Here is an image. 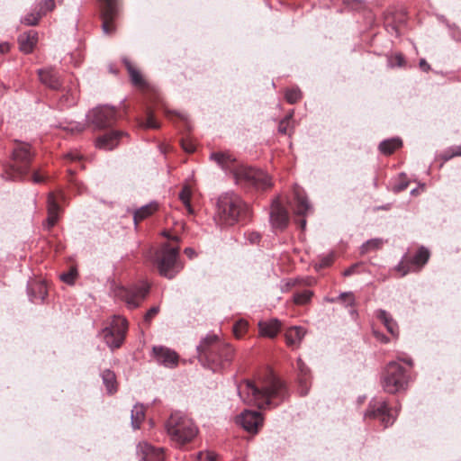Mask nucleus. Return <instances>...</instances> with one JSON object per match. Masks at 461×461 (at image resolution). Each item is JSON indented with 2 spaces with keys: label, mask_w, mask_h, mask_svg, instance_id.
<instances>
[{
  "label": "nucleus",
  "mask_w": 461,
  "mask_h": 461,
  "mask_svg": "<svg viewBox=\"0 0 461 461\" xmlns=\"http://www.w3.org/2000/svg\"><path fill=\"white\" fill-rule=\"evenodd\" d=\"M115 107L109 104H99L86 114V124L78 123L71 131H83L85 127L94 131H104V134L97 137L95 146L99 149L113 150L115 147Z\"/></svg>",
  "instance_id": "1"
},
{
  "label": "nucleus",
  "mask_w": 461,
  "mask_h": 461,
  "mask_svg": "<svg viewBox=\"0 0 461 461\" xmlns=\"http://www.w3.org/2000/svg\"><path fill=\"white\" fill-rule=\"evenodd\" d=\"M210 158L215 161L222 170L232 174L237 184L263 190L272 185L271 178L266 172L239 164L236 158L228 152H212Z\"/></svg>",
  "instance_id": "2"
},
{
  "label": "nucleus",
  "mask_w": 461,
  "mask_h": 461,
  "mask_svg": "<svg viewBox=\"0 0 461 461\" xmlns=\"http://www.w3.org/2000/svg\"><path fill=\"white\" fill-rule=\"evenodd\" d=\"M200 363L213 372L229 366L234 356V349L215 334H208L196 348Z\"/></svg>",
  "instance_id": "3"
},
{
  "label": "nucleus",
  "mask_w": 461,
  "mask_h": 461,
  "mask_svg": "<svg viewBox=\"0 0 461 461\" xmlns=\"http://www.w3.org/2000/svg\"><path fill=\"white\" fill-rule=\"evenodd\" d=\"M251 217V209L239 194L234 192L221 194L216 203L215 220L221 226H233L245 222Z\"/></svg>",
  "instance_id": "4"
},
{
  "label": "nucleus",
  "mask_w": 461,
  "mask_h": 461,
  "mask_svg": "<svg viewBox=\"0 0 461 461\" xmlns=\"http://www.w3.org/2000/svg\"><path fill=\"white\" fill-rule=\"evenodd\" d=\"M237 391L243 403H271L272 399L284 401L287 393L285 384L276 377L264 389L250 380H244L237 385Z\"/></svg>",
  "instance_id": "5"
},
{
  "label": "nucleus",
  "mask_w": 461,
  "mask_h": 461,
  "mask_svg": "<svg viewBox=\"0 0 461 461\" xmlns=\"http://www.w3.org/2000/svg\"><path fill=\"white\" fill-rule=\"evenodd\" d=\"M165 428L171 441L177 446H184L192 441L198 433L194 421L180 411L173 412L169 416Z\"/></svg>",
  "instance_id": "6"
},
{
  "label": "nucleus",
  "mask_w": 461,
  "mask_h": 461,
  "mask_svg": "<svg viewBox=\"0 0 461 461\" xmlns=\"http://www.w3.org/2000/svg\"><path fill=\"white\" fill-rule=\"evenodd\" d=\"M411 378L410 371L397 361H390L384 372L383 387L389 393H397L407 390Z\"/></svg>",
  "instance_id": "7"
},
{
  "label": "nucleus",
  "mask_w": 461,
  "mask_h": 461,
  "mask_svg": "<svg viewBox=\"0 0 461 461\" xmlns=\"http://www.w3.org/2000/svg\"><path fill=\"white\" fill-rule=\"evenodd\" d=\"M33 158L31 151V145L25 142L15 140V147L12 151V164L7 174L12 180L24 179L29 172Z\"/></svg>",
  "instance_id": "8"
},
{
  "label": "nucleus",
  "mask_w": 461,
  "mask_h": 461,
  "mask_svg": "<svg viewBox=\"0 0 461 461\" xmlns=\"http://www.w3.org/2000/svg\"><path fill=\"white\" fill-rule=\"evenodd\" d=\"M157 267L162 276L173 279L184 267L179 261V247L165 243L158 253Z\"/></svg>",
  "instance_id": "9"
},
{
  "label": "nucleus",
  "mask_w": 461,
  "mask_h": 461,
  "mask_svg": "<svg viewBox=\"0 0 461 461\" xmlns=\"http://www.w3.org/2000/svg\"><path fill=\"white\" fill-rule=\"evenodd\" d=\"M149 291V287L146 285L124 287L117 284V297L123 300L130 309L139 307L140 303L146 298Z\"/></svg>",
  "instance_id": "10"
},
{
  "label": "nucleus",
  "mask_w": 461,
  "mask_h": 461,
  "mask_svg": "<svg viewBox=\"0 0 461 461\" xmlns=\"http://www.w3.org/2000/svg\"><path fill=\"white\" fill-rule=\"evenodd\" d=\"M104 34H110L114 28L115 0H97Z\"/></svg>",
  "instance_id": "11"
},
{
  "label": "nucleus",
  "mask_w": 461,
  "mask_h": 461,
  "mask_svg": "<svg viewBox=\"0 0 461 461\" xmlns=\"http://www.w3.org/2000/svg\"><path fill=\"white\" fill-rule=\"evenodd\" d=\"M429 258V251L426 248L420 247L410 261H401L397 266V270L401 271L403 276L410 272L419 270L428 262Z\"/></svg>",
  "instance_id": "12"
},
{
  "label": "nucleus",
  "mask_w": 461,
  "mask_h": 461,
  "mask_svg": "<svg viewBox=\"0 0 461 461\" xmlns=\"http://www.w3.org/2000/svg\"><path fill=\"white\" fill-rule=\"evenodd\" d=\"M269 218L272 228L276 230H284L288 226L289 213L278 199L272 202Z\"/></svg>",
  "instance_id": "13"
},
{
  "label": "nucleus",
  "mask_w": 461,
  "mask_h": 461,
  "mask_svg": "<svg viewBox=\"0 0 461 461\" xmlns=\"http://www.w3.org/2000/svg\"><path fill=\"white\" fill-rule=\"evenodd\" d=\"M238 422L248 432L257 433L263 423V418L258 411L246 410L238 417Z\"/></svg>",
  "instance_id": "14"
},
{
  "label": "nucleus",
  "mask_w": 461,
  "mask_h": 461,
  "mask_svg": "<svg viewBox=\"0 0 461 461\" xmlns=\"http://www.w3.org/2000/svg\"><path fill=\"white\" fill-rule=\"evenodd\" d=\"M152 353L159 365L168 368H174L177 366L178 355L176 351L164 346H154Z\"/></svg>",
  "instance_id": "15"
},
{
  "label": "nucleus",
  "mask_w": 461,
  "mask_h": 461,
  "mask_svg": "<svg viewBox=\"0 0 461 461\" xmlns=\"http://www.w3.org/2000/svg\"><path fill=\"white\" fill-rule=\"evenodd\" d=\"M365 416L379 419L384 427H387L393 423L395 411H393L391 405H371Z\"/></svg>",
  "instance_id": "16"
},
{
  "label": "nucleus",
  "mask_w": 461,
  "mask_h": 461,
  "mask_svg": "<svg viewBox=\"0 0 461 461\" xmlns=\"http://www.w3.org/2000/svg\"><path fill=\"white\" fill-rule=\"evenodd\" d=\"M295 370L299 386L298 392L301 395H306L311 386V370L300 357L296 361Z\"/></svg>",
  "instance_id": "17"
},
{
  "label": "nucleus",
  "mask_w": 461,
  "mask_h": 461,
  "mask_svg": "<svg viewBox=\"0 0 461 461\" xmlns=\"http://www.w3.org/2000/svg\"><path fill=\"white\" fill-rule=\"evenodd\" d=\"M137 454L140 461H164L165 456L161 447H155L147 442H140L137 447Z\"/></svg>",
  "instance_id": "18"
},
{
  "label": "nucleus",
  "mask_w": 461,
  "mask_h": 461,
  "mask_svg": "<svg viewBox=\"0 0 461 461\" xmlns=\"http://www.w3.org/2000/svg\"><path fill=\"white\" fill-rule=\"evenodd\" d=\"M48 218L46 220L45 227L50 230L59 221V214L60 206L53 193H50L47 198Z\"/></svg>",
  "instance_id": "19"
},
{
  "label": "nucleus",
  "mask_w": 461,
  "mask_h": 461,
  "mask_svg": "<svg viewBox=\"0 0 461 461\" xmlns=\"http://www.w3.org/2000/svg\"><path fill=\"white\" fill-rule=\"evenodd\" d=\"M122 62L126 67L130 77L131 83L137 88L146 89L149 83L145 80L140 71L126 58L122 59Z\"/></svg>",
  "instance_id": "20"
},
{
  "label": "nucleus",
  "mask_w": 461,
  "mask_h": 461,
  "mask_svg": "<svg viewBox=\"0 0 461 461\" xmlns=\"http://www.w3.org/2000/svg\"><path fill=\"white\" fill-rule=\"evenodd\" d=\"M41 82L48 87L58 90L61 86V82L58 74L50 68H41L38 70Z\"/></svg>",
  "instance_id": "21"
},
{
  "label": "nucleus",
  "mask_w": 461,
  "mask_h": 461,
  "mask_svg": "<svg viewBox=\"0 0 461 461\" xmlns=\"http://www.w3.org/2000/svg\"><path fill=\"white\" fill-rule=\"evenodd\" d=\"M259 334L262 337L273 339L281 330V322L274 318L268 321H260L258 322Z\"/></svg>",
  "instance_id": "22"
},
{
  "label": "nucleus",
  "mask_w": 461,
  "mask_h": 461,
  "mask_svg": "<svg viewBox=\"0 0 461 461\" xmlns=\"http://www.w3.org/2000/svg\"><path fill=\"white\" fill-rule=\"evenodd\" d=\"M35 31H29L18 37L20 50L25 54L31 53L37 43L38 37Z\"/></svg>",
  "instance_id": "23"
},
{
  "label": "nucleus",
  "mask_w": 461,
  "mask_h": 461,
  "mask_svg": "<svg viewBox=\"0 0 461 461\" xmlns=\"http://www.w3.org/2000/svg\"><path fill=\"white\" fill-rule=\"evenodd\" d=\"M158 209V203L157 202H150L148 204H145L139 209L135 210L132 213V221L137 227L138 223L146 218L152 215Z\"/></svg>",
  "instance_id": "24"
},
{
  "label": "nucleus",
  "mask_w": 461,
  "mask_h": 461,
  "mask_svg": "<svg viewBox=\"0 0 461 461\" xmlns=\"http://www.w3.org/2000/svg\"><path fill=\"white\" fill-rule=\"evenodd\" d=\"M305 335V330L302 327L294 326L285 332V340L288 346H297L300 344Z\"/></svg>",
  "instance_id": "25"
},
{
  "label": "nucleus",
  "mask_w": 461,
  "mask_h": 461,
  "mask_svg": "<svg viewBox=\"0 0 461 461\" xmlns=\"http://www.w3.org/2000/svg\"><path fill=\"white\" fill-rule=\"evenodd\" d=\"M376 317L383 322L388 332L393 336H397L398 325L385 310H378L376 312Z\"/></svg>",
  "instance_id": "26"
},
{
  "label": "nucleus",
  "mask_w": 461,
  "mask_h": 461,
  "mask_svg": "<svg viewBox=\"0 0 461 461\" xmlns=\"http://www.w3.org/2000/svg\"><path fill=\"white\" fill-rule=\"evenodd\" d=\"M310 209L311 205L308 199L299 193H295V205L294 208V213L299 216H305Z\"/></svg>",
  "instance_id": "27"
},
{
  "label": "nucleus",
  "mask_w": 461,
  "mask_h": 461,
  "mask_svg": "<svg viewBox=\"0 0 461 461\" xmlns=\"http://www.w3.org/2000/svg\"><path fill=\"white\" fill-rule=\"evenodd\" d=\"M402 142L401 139L393 138L384 140L379 144V150L385 155L392 154L395 149L402 146Z\"/></svg>",
  "instance_id": "28"
},
{
  "label": "nucleus",
  "mask_w": 461,
  "mask_h": 461,
  "mask_svg": "<svg viewBox=\"0 0 461 461\" xmlns=\"http://www.w3.org/2000/svg\"><path fill=\"white\" fill-rule=\"evenodd\" d=\"M111 321V327L105 328L102 331V336L106 343V345L111 348V351L113 352L115 348V335L113 332V322L115 321V315H113Z\"/></svg>",
  "instance_id": "29"
},
{
  "label": "nucleus",
  "mask_w": 461,
  "mask_h": 461,
  "mask_svg": "<svg viewBox=\"0 0 461 461\" xmlns=\"http://www.w3.org/2000/svg\"><path fill=\"white\" fill-rule=\"evenodd\" d=\"M384 243V241L381 238L368 240L360 247V252L361 254H366L368 252L377 250L383 247Z\"/></svg>",
  "instance_id": "30"
},
{
  "label": "nucleus",
  "mask_w": 461,
  "mask_h": 461,
  "mask_svg": "<svg viewBox=\"0 0 461 461\" xmlns=\"http://www.w3.org/2000/svg\"><path fill=\"white\" fill-rule=\"evenodd\" d=\"M145 417L144 405H133L131 410V424L134 429H139Z\"/></svg>",
  "instance_id": "31"
},
{
  "label": "nucleus",
  "mask_w": 461,
  "mask_h": 461,
  "mask_svg": "<svg viewBox=\"0 0 461 461\" xmlns=\"http://www.w3.org/2000/svg\"><path fill=\"white\" fill-rule=\"evenodd\" d=\"M104 384L108 393H113L115 390V374L110 369H106L102 373Z\"/></svg>",
  "instance_id": "32"
},
{
  "label": "nucleus",
  "mask_w": 461,
  "mask_h": 461,
  "mask_svg": "<svg viewBox=\"0 0 461 461\" xmlns=\"http://www.w3.org/2000/svg\"><path fill=\"white\" fill-rule=\"evenodd\" d=\"M128 322L125 318L117 314V348L123 343Z\"/></svg>",
  "instance_id": "33"
},
{
  "label": "nucleus",
  "mask_w": 461,
  "mask_h": 461,
  "mask_svg": "<svg viewBox=\"0 0 461 461\" xmlns=\"http://www.w3.org/2000/svg\"><path fill=\"white\" fill-rule=\"evenodd\" d=\"M29 295L31 297V301L32 302L37 299H40L41 302H43L47 295L46 285L44 284H37L35 288H32V291L29 292Z\"/></svg>",
  "instance_id": "34"
},
{
  "label": "nucleus",
  "mask_w": 461,
  "mask_h": 461,
  "mask_svg": "<svg viewBox=\"0 0 461 461\" xmlns=\"http://www.w3.org/2000/svg\"><path fill=\"white\" fill-rule=\"evenodd\" d=\"M312 295L313 293L311 290H303L302 292L294 293V303L299 305L306 304L311 301Z\"/></svg>",
  "instance_id": "35"
},
{
  "label": "nucleus",
  "mask_w": 461,
  "mask_h": 461,
  "mask_svg": "<svg viewBox=\"0 0 461 461\" xmlns=\"http://www.w3.org/2000/svg\"><path fill=\"white\" fill-rule=\"evenodd\" d=\"M141 126L149 129H158L159 123L156 121L155 115L150 108L146 109V117L141 122Z\"/></svg>",
  "instance_id": "36"
},
{
  "label": "nucleus",
  "mask_w": 461,
  "mask_h": 461,
  "mask_svg": "<svg viewBox=\"0 0 461 461\" xmlns=\"http://www.w3.org/2000/svg\"><path fill=\"white\" fill-rule=\"evenodd\" d=\"M330 302H341L346 307H353L356 304V299L352 292L341 293L337 298L331 299Z\"/></svg>",
  "instance_id": "37"
},
{
  "label": "nucleus",
  "mask_w": 461,
  "mask_h": 461,
  "mask_svg": "<svg viewBox=\"0 0 461 461\" xmlns=\"http://www.w3.org/2000/svg\"><path fill=\"white\" fill-rule=\"evenodd\" d=\"M190 197H191V192L188 187L185 186L179 193V199L184 203L188 213L193 214L194 209L191 205Z\"/></svg>",
  "instance_id": "38"
},
{
  "label": "nucleus",
  "mask_w": 461,
  "mask_h": 461,
  "mask_svg": "<svg viewBox=\"0 0 461 461\" xmlns=\"http://www.w3.org/2000/svg\"><path fill=\"white\" fill-rule=\"evenodd\" d=\"M302 97V93L299 88L287 89L285 92V99L289 104L297 103Z\"/></svg>",
  "instance_id": "39"
},
{
  "label": "nucleus",
  "mask_w": 461,
  "mask_h": 461,
  "mask_svg": "<svg viewBox=\"0 0 461 461\" xmlns=\"http://www.w3.org/2000/svg\"><path fill=\"white\" fill-rule=\"evenodd\" d=\"M456 156H461V146L450 147L444 150L443 153L441 154V158L445 161H447Z\"/></svg>",
  "instance_id": "40"
},
{
  "label": "nucleus",
  "mask_w": 461,
  "mask_h": 461,
  "mask_svg": "<svg viewBox=\"0 0 461 461\" xmlns=\"http://www.w3.org/2000/svg\"><path fill=\"white\" fill-rule=\"evenodd\" d=\"M41 16H42V14H41V13H40V11H38L36 13L32 12V13H30L27 15H25L23 17V19L22 20V22L26 25L34 26L38 23V22Z\"/></svg>",
  "instance_id": "41"
},
{
  "label": "nucleus",
  "mask_w": 461,
  "mask_h": 461,
  "mask_svg": "<svg viewBox=\"0 0 461 461\" xmlns=\"http://www.w3.org/2000/svg\"><path fill=\"white\" fill-rule=\"evenodd\" d=\"M77 276V270L75 267H71L68 272L60 275V279L64 283L71 285L75 283Z\"/></svg>",
  "instance_id": "42"
},
{
  "label": "nucleus",
  "mask_w": 461,
  "mask_h": 461,
  "mask_svg": "<svg viewBox=\"0 0 461 461\" xmlns=\"http://www.w3.org/2000/svg\"><path fill=\"white\" fill-rule=\"evenodd\" d=\"M217 455L212 451H201L197 454L195 461H216Z\"/></svg>",
  "instance_id": "43"
},
{
  "label": "nucleus",
  "mask_w": 461,
  "mask_h": 461,
  "mask_svg": "<svg viewBox=\"0 0 461 461\" xmlns=\"http://www.w3.org/2000/svg\"><path fill=\"white\" fill-rule=\"evenodd\" d=\"M55 7V2L54 0H42V2L40 5V13H41L42 15H45L48 12L52 11Z\"/></svg>",
  "instance_id": "44"
},
{
  "label": "nucleus",
  "mask_w": 461,
  "mask_h": 461,
  "mask_svg": "<svg viewBox=\"0 0 461 461\" xmlns=\"http://www.w3.org/2000/svg\"><path fill=\"white\" fill-rule=\"evenodd\" d=\"M248 323L244 321H237L233 326V332L236 337H240L247 330Z\"/></svg>",
  "instance_id": "45"
},
{
  "label": "nucleus",
  "mask_w": 461,
  "mask_h": 461,
  "mask_svg": "<svg viewBox=\"0 0 461 461\" xmlns=\"http://www.w3.org/2000/svg\"><path fill=\"white\" fill-rule=\"evenodd\" d=\"M159 312V307L158 306H153L151 307L144 315L143 321L146 324H149L152 321V319Z\"/></svg>",
  "instance_id": "46"
},
{
  "label": "nucleus",
  "mask_w": 461,
  "mask_h": 461,
  "mask_svg": "<svg viewBox=\"0 0 461 461\" xmlns=\"http://www.w3.org/2000/svg\"><path fill=\"white\" fill-rule=\"evenodd\" d=\"M395 361H397L398 363L399 362H402V363L406 364L409 366V369H408L409 371L413 366V360H412V358L411 357L405 355V354L398 355L397 356V359Z\"/></svg>",
  "instance_id": "47"
},
{
  "label": "nucleus",
  "mask_w": 461,
  "mask_h": 461,
  "mask_svg": "<svg viewBox=\"0 0 461 461\" xmlns=\"http://www.w3.org/2000/svg\"><path fill=\"white\" fill-rule=\"evenodd\" d=\"M404 57L401 53H397L394 55V57L391 60V66L394 67H402L404 65Z\"/></svg>",
  "instance_id": "48"
},
{
  "label": "nucleus",
  "mask_w": 461,
  "mask_h": 461,
  "mask_svg": "<svg viewBox=\"0 0 461 461\" xmlns=\"http://www.w3.org/2000/svg\"><path fill=\"white\" fill-rule=\"evenodd\" d=\"M292 117V113H290L288 116L284 118L278 125V131L281 134H285L287 132V125H288V120Z\"/></svg>",
  "instance_id": "49"
},
{
  "label": "nucleus",
  "mask_w": 461,
  "mask_h": 461,
  "mask_svg": "<svg viewBox=\"0 0 461 461\" xmlns=\"http://www.w3.org/2000/svg\"><path fill=\"white\" fill-rule=\"evenodd\" d=\"M450 30H451V37L456 41H458L461 43V30L453 25V26H449Z\"/></svg>",
  "instance_id": "50"
},
{
  "label": "nucleus",
  "mask_w": 461,
  "mask_h": 461,
  "mask_svg": "<svg viewBox=\"0 0 461 461\" xmlns=\"http://www.w3.org/2000/svg\"><path fill=\"white\" fill-rule=\"evenodd\" d=\"M247 238L251 244H258L261 240V235L258 232L252 231L248 233Z\"/></svg>",
  "instance_id": "51"
},
{
  "label": "nucleus",
  "mask_w": 461,
  "mask_h": 461,
  "mask_svg": "<svg viewBox=\"0 0 461 461\" xmlns=\"http://www.w3.org/2000/svg\"><path fill=\"white\" fill-rule=\"evenodd\" d=\"M408 185H409V183L407 181L402 180L393 186V191L394 193L402 192L408 187Z\"/></svg>",
  "instance_id": "52"
},
{
  "label": "nucleus",
  "mask_w": 461,
  "mask_h": 461,
  "mask_svg": "<svg viewBox=\"0 0 461 461\" xmlns=\"http://www.w3.org/2000/svg\"><path fill=\"white\" fill-rule=\"evenodd\" d=\"M182 147L187 153H193L195 150V146L187 140H182Z\"/></svg>",
  "instance_id": "53"
},
{
  "label": "nucleus",
  "mask_w": 461,
  "mask_h": 461,
  "mask_svg": "<svg viewBox=\"0 0 461 461\" xmlns=\"http://www.w3.org/2000/svg\"><path fill=\"white\" fill-rule=\"evenodd\" d=\"M374 336L375 337V339H377L379 341H381L383 343H388L389 342L388 337L385 336L384 333H382L380 331L374 330Z\"/></svg>",
  "instance_id": "54"
},
{
  "label": "nucleus",
  "mask_w": 461,
  "mask_h": 461,
  "mask_svg": "<svg viewBox=\"0 0 461 461\" xmlns=\"http://www.w3.org/2000/svg\"><path fill=\"white\" fill-rule=\"evenodd\" d=\"M357 267H358L357 264H354V265L350 266L349 267H348L347 269H345L343 271V276H350L354 275L357 271Z\"/></svg>",
  "instance_id": "55"
},
{
  "label": "nucleus",
  "mask_w": 461,
  "mask_h": 461,
  "mask_svg": "<svg viewBox=\"0 0 461 461\" xmlns=\"http://www.w3.org/2000/svg\"><path fill=\"white\" fill-rule=\"evenodd\" d=\"M32 178V181L36 184H40L44 181V176H41L37 171L33 172Z\"/></svg>",
  "instance_id": "56"
},
{
  "label": "nucleus",
  "mask_w": 461,
  "mask_h": 461,
  "mask_svg": "<svg viewBox=\"0 0 461 461\" xmlns=\"http://www.w3.org/2000/svg\"><path fill=\"white\" fill-rule=\"evenodd\" d=\"M419 66L420 68L423 70V71H429L430 69V66L428 64V62L424 59H421L419 62Z\"/></svg>",
  "instance_id": "57"
},
{
  "label": "nucleus",
  "mask_w": 461,
  "mask_h": 461,
  "mask_svg": "<svg viewBox=\"0 0 461 461\" xmlns=\"http://www.w3.org/2000/svg\"><path fill=\"white\" fill-rule=\"evenodd\" d=\"M184 252L189 258H194L196 256L194 249L192 248H185Z\"/></svg>",
  "instance_id": "58"
},
{
  "label": "nucleus",
  "mask_w": 461,
  "mask_h": 461,
  "mask_svg": "<svg viewBox=\"0 0 461 461\" xmlns=\"http://www.w3.org/2000/svg\"><path fill=\"white\" fill-rule=\"evenodd\" d=\"M10 50V45L8 42L0 43V53H6Z\"/></svg>",
  "instance_id": "59"
},
{
  "label": "nucleus",
  "mask_w": 461,
  "mask_h": 461,
  "mask_svg": "<svg viewBox=\"0 0 461 461\" xmlns=\"http://www.w3.org/2000/svg\"><path fill=\"white\" fill-rule=\"evenodd\" d=\"M331 262V258H324L321 262V267H328Z\"/></svg>",
  "instance_id": "60"
},
{
  "label": "nucleus",
  "mask_w": 461,
  "mask_h": 461,
  "mask_svg": "<svg viewBox=\"0 0 461 461\" xmlns=\"http://www.w3.org/2000/svg\"><path fill=\"white\" fill-rule=\"evenodd\" d=\"M75 102H76L75 97H72L71 100H69L68 97L66 98V103H67L68 105H72V104H75Z\"/></svg>",
  "instance_id": "61"
},
{
  "label": "nucleus",
  "mask_w": 461,
  "mask_h": 461,
  "mask_svg": "<svg viewBox=\"0 0 461 461\" xmlns=\"http://www.w3.org/2000/svg\"><path fill=\"white\" fill-rule=\"evenodd\" d=\"M299 225H300V227H301L302 229H304V228H305V226H306V220H305V219H301V220L299 221Z\"/></svg>",
  "instance_id": "62"
},
{
  "label": "nucleus",
  "mask_w": 461,
  "mask_h": 461,
  "mask_svg": "<svg viewBox=\"0 0 461 461\" xmlns=\"http://www.w3.org/2000/svg\"><path fill=\"white\" fill-rule=\"evenodd\" d=\"M349 313H350L351 316H354V317L357 315V312L355 309H351L349 311Z\"/></svg>",
  "instance_id": "63"
},
{
  "label": "nucleus",
  "mask_w": 461,
  "mask_h": 461,
  "mask_svg": "<svg viewBox=\"0 0 461 461\" xmlns=\"http://www.w3.org/2000/svg\"><path fill=\"white\" fill-rule=\"evenodd\" d=\"M124 135V132L121 131H118L117 130V133H116V136H117V140Z\"/></svg>",
  "instance_id": "64"
}]
</instances>
